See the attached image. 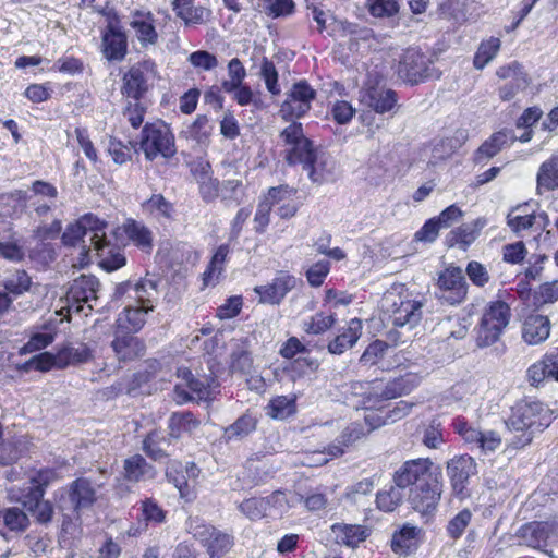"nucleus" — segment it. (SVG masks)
<instances>
[{"label":"nucleus","instance_id":"f257e3e1","mask_svg":"<svg viewBox=\"0 0 558 558\" xmlns=\"http://www.w3.org/2000/svg\"><path fill=\"white\" fill-rule=\"evenodd\" d=\"M554 418V411L539 401L531 399L518 401L505 421L508 430L514 434L508 440L509 446L520 449L530 445L535 435L547 428Z\"/></svg>","mask_w":558,"mask_h":558},{"label":"nucleus","instance_id":"f03ea898","mask_svg":"<svg viewBox=\"0 0 558 558\" xmlns=\"http://www.w3.org/2000/svg\"><path fill=\"white\" fill-rule=\"evenodd\" d=\"M386 313L392 328L387 331V340L392 345L405 343L410 332L420 324L423 317L424 298H412L410 294H388Z\"/></svg>","mask_w":558,"mask_h":558},{"label":"nucleus","instance_id":"7ed1b4c3","mask_svg":"<svg viewBox=\"0 0 558 558\" xmlns=\"http://www.w3.org/2000/svg\"><path fill=\"white\" fill-rule=\"evenodd\" d=\"M96 494V485L87 477H78L57 493V507L63 517L62 530L64 532H69L73 520L80 521L83 510L95 504Z\"/></svg>","mask_w":558,"mask_h":558},{"label":"nucleus","instance_id":"20e7f679","mask_svg":"<svg viewBox=\"0 0 558 558\" xmlns=\"http://www.w3.org/2000/svg\"><path fill=\"white\" fill-rule=\"evenodd\" d=\"M286 149V161L290 166L302 165L312 182H319L320 177L315 170L317 150L312 140L305 136L301 122L292 121L279 134Z\"/></svg>","mask_w":558,"mask_h":558},{"label":"nucleus","instance_id":"39448f33","mask_svg":"<svg viewBox=\"0 0 558 558\" xmlns=\"http://www.w3.org/2000/svg\"><path fill=\"white\" fill-rule=\"evenodd\" d=\"M140 148L147 160L158 156L169 159L177 153L174 135L163 121L146 123L141 132Z\"/></svg>","mask_w":558,"mask_h":558},{"label":"nucleus","instance_id":"423d86ee","mask_svg":"<svg viewBox=\"0 0 558 558\" xmlns=\"http://www.w3.org/2000/svg\"><path fill=\"white\" fill-rule=\"evenodd\" d=\"M510 317L511 311L505 301L490 302L477 326L476 345L486 348L498 342Z\"/></svg>","mask_w":558,"mask_h":558},{"label":"nucleus","instance_id":"0eeeda50","mask_svg":"<svg viewBox=\"0 0 558 558\" xmlns=\"http://www.w3.org/2000/svg\"><path fill=\"white\" fill-rule=\"evenodd\" d=\"M442 490V470L437 465L430 476L411 488L409 495L410 505L415 511L424 515L434 514L437 511Z\"/></svg>","mask_w":558,"mask_h":558},{"label":"nucleus","instance_id":"6e6552de","mask_svg":"<svg viewBox=\"0 0 558 558\" xmlns=\"http://www.w3.org/2000/svg\"><path fill=\"white\" fill-rule=\"evenodd\" d=\"M397 73L411 85L420 84L432 77H439L433 68L432 59L417 48H408L400 57Z\"/></svg>","mask_w":558,"mask_h":558},{"label":"nucleus","instance_id":"1a4fd4ad","mask_svg":"<svg viewBox=\"0 0 558 558\" xmlns=\"http://www.w3.org/2000/svg\"><path fill=\"white\" fill-rule=\"evenodd\" d=\"M316 96V90L306 80L295 82L287 93L286 100L281 104L279 110L281 118L286 122L303 118L311 110Z\"/></svg>","mask_w":558,"mask_h":558},{"label":"nucleus","instance_id":"9d476101","mask_svg":"<svg viewBox=\"0 0 558 558\" xmlns=\"http://www.w3.org/2000/svg\"><path fill=\"white\" fill-rule=\"evenodd\" d=\"M468 282L460 267L449 266L438 274L435 296L440 302L457 305L465 300Z\"/></svg>","mask_w":558,"mask_h":558},{"label":"nucleus","instance_id":"9b49d317","mask_svg":"<svg viewBox=\"0 0 558 558\" xmlns=\"http://www.w3.org/2000/svg\"><path fill=\"white\" fill-rule=\"evenodd\" d=\"M179 377L182 378L184 384H177L174 386V395L179 403L189 402L192 400H207L215 388L219 386L217 378L210 375L195 377L187 368L179 369Z\"/></svg>","mask_w":558,"mask_h":558},{"label":"nucleus","instance_id":"f8f14e48","mask_svg":"<svg viewBox=\"0 0 558 558\" xmlns=\"http://www.w3.org/2000/svg\"><path fill=\"white\" fill-rule=\"evenodd\" d=\"M446 470L453 496L460 499L468 497L470 481L477 474L474 458L469 454L454 456L447 462Z\"/></svg>","mask_w":558,"mask_h":558},{"label":"nucleus","instance_id":"ddd939ff","mask_svg":"<svg viewBox=\"0 0 558 558\" xmlns=\"http://www.w3.org/2000/svg\"><path fill=\"white\" fill-rule=\"evenodd\" d=\"M101 52L108 61H122L128 53V35L116 13L101 31Z\"/></svg>","mask_w":558,"mask_h":558},{"label":"nucleus","instance_id":"4468645a","mask_svg":"<svg viewBox=\"0 0 558 558\" xmlns=\"http://www.w3.org/2000/svg\"><path fill=\"white\" fill-rule=\"evenodd\" d=\"M436 466L429 458L407 460L393 472V484L403 489L417 485L430 476Z\"/></svg>","mask_w":558,"mask_h":558},{"label":"nucleus","instance_id":"2eb2a0df","mask_svg":"<svg viewBox=\"0 0 558 558\" xmlns=\"http://www.w3.org/2000/svg\"><path fill=\"white\" fill-rule=\"evenodd\" d=\"M497 76L505 81L498 88V96L502 101L512 100L518 93L524 90L530 81L523 65L518 61H512L509 64L500 66Z\"/></svg>","mask_w":558,"mask_h":558},{"label":"nucleus","instance_id":"dca6fc26","mask_svg":"<svg viewBox=\"0 0 558 558\" xmlns=\"http://www.w3.org/2000/svg\"><path fill=\"white\" fill-rule=\"evenodd\" d=\"M99 280L94 275H81L74 279L66 291V302L71 310L83 311V304L97 300Z\"/></svg>","mask_w":558,"mask_h":558},{"label":"nucleus","instance_id":"f3484780","mask_svg":"<svg viewBox=\"0 0 558 558\" xmlns=\"http://www.w3.org/2000/svg\"><path fill=\"white\" fill-rule=\"evenodd\" d=\"M295 284L294 276L279 271L270 283L255 287L254 292L259 296V302L275 305L279 304Z\"/></svg>","mask_w":558,"mask_h":558},{"label":"nucleus","instance_id":"a211bd4d","mask_svg":"<svg viewBox=\"0 0 558 558\" xmlns=\"http://www.w3.org/2000/svg\"><path fill=\"white\" fill-rule=\"evenodd\" d=\"M111 348L120 362L133 361L145 354V343L134 332L117 328Z\"/></svg>","mask_w":558,"mask_h":558},{"label":"nucleus","instance_id":"6ab92c4d","mask_svg":"<svg viewBox=\"0 0 558 558\" xmlns=\"http://www.w3.org/2000/svg\"><path fill=\"white\" fill-rule=\"evenodd\" d=\"M153 62L144 61L130 68L123 76L122 94L129 98L140 101L148 90L147 73Z\"/></svg>","mask_w":558,"mask_h":558},{"label":"nucleus","instance_id":"aec40b11","mask_svg":"<svg viewBox=\"0 0 558 558\" xmlns=\"http://www.w3.org/2000/svg\"><path fill=\"white\" fill-rule=\"evenodd\" d=\"M130 26L135 31L136 37L142 47L156 45L158 33L155 26V16L148 10H133L130 13Z\"/></svg>","mask_w":558,"mask_h":558},{"label":"nucleus","instance_id":"412c9836","mask_svg":"<svg viewBox=\"0 0 558 558\" xmlns=\"http://www.w3.org/2000/svg\"><path fill=\"white\" fill-rule=\"evenodd\" d=\"M531 386L538 387L547 379L558 381V349L547 352L542 360L533 363L526 371Z\"/></svg>","mask_w":558,"mask_h":558},{"label":"nucleus","instance_id":"4be33fe9","mask_svg":"<svg viewBox=\"0 0 558 558\" xmlns=\"http://www.w3.org/2000/svg\"><path fill=\"white\" fill-rule=\"evenodd\" d=\"M517 141L514 132L509 129H502L495 132L487 138L474 153L473 160L475 163H486L495 157L502 148L509 146Z\"/></svg>","mask_w":558,"mask_h":558},{"label":"nucleus","instance_id":"5701e85b","mask_svg":"<svg viewBox=\"0 0 558 558\" xmlns=\"http://www.w3.org/2000/svg\"><path fill=\"white\" fill-rule=\"evenodd\" d=\"M194 1L195 0L172 1L173 12L175 16L183 22L185 27L203 25L210 20L211 10L203 5H195Z\"/></svg>","mask_w":558,"mask_h":558},{"label":"nucleus","instance_id":"b1692460","mask_svg":"<svg viewBox=\"0 0 558 558\" xmlns=\"http://www.w3.org/2000/svg\"><path fill=\"white\" fill-rule=\"evenodd\" d=\"M362 102L377 113L391 111L398 101V95L390 88L369 86L362 94Z\"/></svg>","mask_w":558,"mask_h":558},{"label":"nucleus","instance_id":"393cba45","mask_svg":"<svg viewBox=\"0 0 558 558\" xmlns=\"http://www.w3.org/2000/svg\"><path fill=\"white\" fill-rule=\"evenodd\" d=\"M521 332L522 339L527 344L543 343L550 335V320L545 315L530 314L523 320Z\"/></svg>","mask_w":558,"mask_h":558},{"label":"nucleus","instance_id":"a878e982","mask_svg":"<svg viewBox=\"0 0 558 558\" xmlns=\"http://www.w3.org/2000/svg\"><path fill=\"white\" fill-rule=\"evenodd\" d=\"M362 335V322L359 318L351 319L339 333L329 341L327 350L330 354L340 355L352 349Z\"/></svg>","mask_w":558,"mask_h":558},{"label":"nucleus","instance_id":"bb28decb","mask_svg":"<svg viewBox=\"0 0 558 558\" xmlns=\"http://www.w3.org/2000/svg\"><path fill=\"white\" fill-rule=\"evenodd\" d=\"M167 434L159 429L149 432L142 441V450L155 462H165L169 459L168 448L174 442L167 439Z\"/></svg>","mask_w":558,"mask_h":558},{"label":"nucleus","instance_id":"cd10ccee","mask_svg":"<svg viewBox=\"0 0 558 558\" xmlns=\"http://www.w3.org/2000/svg\"><path fill=\"white\" fill-rule=\"evenodd\" d=\"M92 250L95 251L98 256L99 266L108 272L118 270L126 263V257L122 253L121 247L112 244L107 239L96 244Z\"/></svg>","mask_w":558,"mask_h":558},{"label":"nucleus","instance_id":"c85d7f7f","mask_svg":"<svg viewBox=\"0 0 558 558\" xmlns=\"http://www.w3.org/2000/svg\"><path fill=\"white\" fill-rule=\"evenodd\" d=\"M123 470L125 480L132 483L153 480L157 474L155 466L138 453L124 460Z\"/></svg>","mask_w":558,"mask_h":558},{"label":"nucleus","instance_id":"c756f323","mask_svg":"<svg viewBox=\"0 0 558 558\" xmlns=\"http://www.w3.org/2000/svg\"><path fill=\"white\" fill-rule=\"evenodd\" d=\"M330 529L335 542L348 547L357 546L368 536V529L360 524L335 523Z\"/></svg>","mask_w":558,"mask_h":558},{"label":"nucleus","instance_id":"7c9ffc66","mask_svg":"<svg viewBox=\"0 0 558 558\" xmlns=\"http://www.w3.org/2000/svg\"><path fill=\"white\" fill-rule=\"evenodd\" d=\"M199 425V420H197L193 413L174 412L168 420L167 439L175 444L184 434H192Z\"/></svg>","mask_w":558,"mask_h":558},{"label":"nucleus","instance_id":"2f4dec72","mask_svg":"<svg viewBox=\"0 0 558 558\" xmlns=\"http://www.w3.org/2000/svg\"><path fill=\"white\" fill-rule=\"evenodd\" d=\"M126 238L142 252L150 253L154 246L153 232L143 222L126 219L122 226Z\"/></svg>","mask_w":558,"mask_h":558},{"label":"nucleus","instance_id":"473e14b6","mask_svg":"<svg viewBox=\"0 0 558 558\" xmlns=\"http://www.w3.org/2000/svg\"><path fill=\"white\" fill-rule=\"evenodd\" d=\"M153 311V306L143 307L129 303L119 314L117 319V328H123L131 332H138L146 323V314Z\"/></svg>","mask_w":558,"mask_h":558},{"label":"nucleus","instance_id":"72a5a7b5","mask_svg":"<svg viewBox=\"0 0 558 558\" xmlns=\"http://www.w3.org/2000/svg\"><path fill=\"white\" fill-rule=\"evenodd\" d=\"M257 418L250 412L239 416L232 424L223 428L225 442L241 441L256 430Z\"/></svg>","mask_w":558,"mask_h":558},{"label":"nucleus","instance_id":"f704fd0d","mask_svg":"<svg viewBox=\"0 0 558 558\" xmlns=\"http://www.w3.org/2000/svg\"><path fill=\"white\" fill-rule=\"evenodd\" d=\"M420 384V377L414 373H407L389 380L381 389L380 398L390 400L410 393Z\"/></svg>","mask_w":558,"mask_h":558},{"label":"nucleus","instance_id":"c9c22d12","mask_svg":"<svg viewBox=\"0 0 558 558\" xmlns=\"http://www.w3.org/2000/svg\"><path fill=\"white\" fill-rule=\"evenodd\" d=\"M484 226L485 220L482 219H476L474 222L469 225H462L447 234L446 243L449 247L461 245V247L465 250L475 241Z\"/></svg>","mask_w":558,"mask_h":558},{"label":"nucleus","instance_id":"e433bc0d","mask_svg":"<svg viewBox=\"0 0 558 558\" xmlns=\"http://www.w3.org/2000/svg\"><path fill=\"white\" fill-rule=\"evenodd\" d=\"M558 189V155L545 160L538 168L536 190L538 194Z\"/></svg>","mask_w":558,"mask_h":558},{"label":"nucleus","instance_id":"4c0bfd02","mask_svg":"<svg viewBox=\"0 0 558 558\" xmlns=\"http://www.w3.org/2000/svg\"><path fill=\"white\" fill-rule=\"evenodd\" d=\"M166 477L169 483L175 486L182 499L187 502L195 499L196 495L193 486L186 480L183 463L179 461L170 462L166 469Z\"/></svg>","mask_w":558,"mask_h":558},{"label":"nucleus","instance_id":"58836bf2","mask_svg":"<svg viewBox=\"0 0 558 558\" xmlns=\"http://www.w3.org/2000/svg\"><path fill=\"white\" fill-rule=\"evenodd\" d=\"M57 359L58 368L83 364L93 359V350L85 343H80L77 347L69 344L57 352Z\"/></svg>","mask_w":558,"mask_h":558},{"label":"nucleus","instance_id":"ea45409f","mask_svg":"<svg viewBox=\"0 0 558 558\" xmlns=\"http://www.w3.org/2000/svg\"><path fill=\"white\" fill-rule=\"evenodd\" d=\"M230 368L233 373L250 374L253 368V357L246 339L233 340Z\"/></svg>","mask_w":558,"mask_h":558},{"label":"nucleus","instance_id":"a19ab883","mask_svg":"<svg viewBox=\"0 0 558 558\" xmlns=\"http://www.w3.org/2000/svg\"><path fill=\"white\" fill-rule=\"evenodd\" d=\"M29 441L25 436L3 441L0 445V464L10 465L19 461L29 450Z\"/></svg>","mask_w":558,"mask_h":558},{"label":"nucleus","instance_id":"79ce46f5","mask_svg":"<svg viewBox=\"0 0 558 558\" xmlns=\"http://www.w3.org/2000/svg\"><path fill=\"white\" fill-rule=\"evenodd\" d=\"M420 529L409 523L393 533L391 549L399 555H408L416 547V537Z\"/></svg>","mask_w":558,"mask_h":558},{"label":"nucleus","instance_id":"37998d69","mask_svg":"<svg viewBox=\"0 0 558 558\" xmlns=\"http://www.w3.org/2000/svg\"><path fill=\"white\" fill-rule=\"evenodd\" d=\"M529 209V203H524L513 207L507 215V225L513 232L519 233L527 230L536 223V215Z\"/></svg>","mask_w":558,"mask_h":558},{"label":"nucleus","instance_id":"c03bdc74","mask_svg":"<svg viewBox=\"0 0 558 558\" xmlns=\"http://www.w3.org/2000/svg\"><path fill=\"white\" fill-rule=\"evenodd\" d=\"M77 221L85 231L86 236L89 235L88 251H92V247L107 239L105 232L107 222L94 214H85Z\"/></svg>","mask_w":558,"mask_h":558},{"label":"nucleus","instance_id":"a18cd8bd","mask_svg":"<svg viewBox=\"0 0 558 558\" xmlns=\"http://www.w3.org/2000/svg\"><path fill=\"white\" fill-rule=\"evenodd\" d=\"M29 525L27 514L17 507H10L0 513V532L4 534L3 530L13 533L24 532Z\"/></svg>","mask_w":558,"mask_h":558},{"label":"nucleus","instance_id":"49530a36","mask_svg":"<svg viewBox=\"0 0 558 558\" xmlns=\"http://www.w3.org/2000/svg\"><path fill=\"white\" fill-rule=\"evenodd\" d=\"M159 280L144 278L134 283L133 301L143 307L151 305L158 300L159 296Z\"/></svg>","mask_w":558,"mask_h":558},{"label":"nucleus","instance_id":"de8ad7c7","mask_svg":"<svg viewBox=\"0 0 558 558\" xmlns=\"http://www.w3.org/2000/svg\"><path fill=\"white\" fill-rule=\"evenodd\" d=\"M211 129L208 117L198 114L192 123L185 125L180 134L186 140H193L198 144H206L211 134Z\"/></svg>","mask_w":558,"mask_h":558},{"label":"nucleus","instance_id":"09e8293b","mask_svg":"<svg viewBox=\"0 0 558 558\" xmlns=\"http://www.w3.org/2000/svg\"><path fill=\"white\" fill-rule=\"evenodd\" d=\"M267 415L275 420H286L296 412L295 397L277 396L266 407Z\"/></svg>","mask_w":558,"mask_h":558},{"label":"nucleus","instance_id":"8fccbe9b","mask_svg":"<svg viewBox=\"0 0 558 558\" xmlns=\"http://www.w3.org/2000/svg\"><path fill=\"white\" fill-rule=\"evenodd\" d=\"M263 498L265 504L266 518H281L291 508L287 493L283 490H275L270 495Z\"/></svg>","mask_w":558,"mask_h":558},{"label":"nucleus","instance_id":"3c124183","mask_svg":"<svg viewBox=\"0 0 558 558\" xmlns=\"http://www.w3.org/2000/svg\"><path fill=\"white\" fill-rule=\"evenodd\" d=\"M233 546V536L229 533L215 529L210 541L206 544V550L210 558H221Z\"/></svg>","mask_w":558,"mask_h":558},{"label":"nucleus","instance_id":"603ef678","mask_svg":"<svg viewBox=\"0 0 558 558\" xmlns=\"http://www.w3.org/2000/svg\"><path fill=\"white\" fill-rule=\"evenodd\" d=\"M472 0H444L439 4V14L444 19L452 20L456 23L466 21L468 7Z\"/></svg>","mask_w":558,"mask_h":558},{"label":"nucleus","instance_id":"864d4df0","mask_svg":"<svg viewBox=\"0 0 558 558\" xmlns=\"http://www.w3.org/2000/svg\"><path fill=\"white\" fill-rule=\"evenodd\" d=\"M403 488L393 485L389 489L378 492L376 495L377 507L385 512L395 511L403 500Z\"/></svg>","mask_w":558,"mask_h":558},{"label":"nucleus","instance_id":"5fc2aeb1","mask_svg":"<svg viewBox=\"0 0 558 558\" xmlns=\"http://www.w3.org/2000/svg\"><path fill=\"white\" fill-rule=\"evenodd\" d=\"M500 49V39L490 37L488 40L482 41L473 60L476 69H484L498 53Z\"/></svg>","mask_w":558,"mask_h":558},{"label":"nucleus","instance_id":"6e6d98bb","mask_svg":"<svg viewBox=\"0 0 558 558\" xmlns=\"http://www.w3.org/2000/svg\"><path fill=\"white\" fill-rule=\"evenodd\" d=\"M232 99L241 107L252 106L255 110H263L266 107L260 92L255 93L246 83L240 85Z\"/></svg>","mask_w":558,"mask_h":558},{"label":"nucleus","instance_id":"4d7b16f0","mask_svg":"<svg viewBox=\"0 0 558 558\" xmlns=\"http://www.w3.org/2000/svg\"><path fill=\"white\" fill-rule=\"evenodd\" d=\"M230 253L229 244H221L217 247L214 253L207 269L204 272V281L209 283L214 277L218 278L223 271V265L227 260V257Z\"/></svg>","mask_w":558,"mask_h":558},{"label":"nucleus","instance_id":"13d9d810","mask_svg":"<svg viewBox=\"0 0 558 558\" xmlns=\"http://www.w3.org/2000/svg\"><path fill=\"white\" fill-rule=\"evenodd\" d=\"M472 517L473 513L471 510L464 508L451 518L446 526V532L449 538L454 542L458 541L471 523Z\"/></svg>","mask_w":558,"mask_h":558},{"label":"nucleus","instance_id":"bf43d9fd","mask_svg":"<svg viewBox=\"0 0 558 558\" xmlns=\"http://www.w3.org/2000/svg\"><path fill=\"white\" fill-rule=\"evenodd\" d=\"M336 323V315L316 313L308 320L303 322V330L310 335H322L329 330Z\"/></svg>","mask_w":558,"mask_h":558},{"label":"nucleus","instance_id":"052dcab7","mask_svg":"<svg viewBox=\"0 0 558 558\" xmlns=\"http://www.w3.org/2000/svg\"><path fill=\"white\" fill-rule=\"evenodd\" d=\"M331 490L328 487H317L308 493L304 498V505L310 511H320L325 509H333L328 495Z\"/></svg>","mask_w":558,"mask_h":558},{"label":"nucleus","instance_id":"680f3d73","mask_svg":"<svg viewBox=\"0 0 558 558\" xmlns=\"http://www.w3.org/2000/svg\"><path fill=\"white\" fill-rule=\"evenodd\" d=\"M415 405L413 402H409L405 400H400L393 404H388L381 413L384 414L380 417V424H392L403 417H405L412 411V408Z\"/></svg>","mask_w":558,"mask_h":558},{"label":"nucleus","instance_id":"e2e57ef3","mask_svg":"<svg viewBox=\"0 0 558 558\" xmlns=\"http://www.w3.org/2000/svg\"><path fill=\"white\" fill-rule=\"evenodd\" d=\"M374 489V481L372 478H363L345 488L343 498L351 505H357L361 500L368 496Z\"/></svg>","mask_w":558,"mask_h":558},{"label":"nucleus","instance_id":"0e129e2a","mask_svg":"<svg viewBox=\"0 0 558 558\" xmlns=\"http://www.w3.org/2000/svg\"><path fill=\"white\" fill-rule=\"evenodd\" d=\"M260 76L265 82L266 89L274 96L281 93L280 85L278 83L279 74L271 60L267 57H263L260 64Z\"/></svg>","mask_w":558,"mask_h":558},{"label":"nucleus","instance_id":"69168bd1","mask_svg":"<svg viewBox=\"0 0 558 558\" xmlns=\"http://www.w3.org/2000/svg\"><path fill=\"white\" fill-rule=\"evenodd\" d=\"M215 526L207 524L203 519L190 518L186 522V530L197 539L204 547L210 541Z\"/></svg>","mask_w":558,"mask_h":558},{"label":"nucleus","instance_id":"338daca9","mask_svg":"<svg viewBox=\"0 0 558 558\" xmlns=\"http://www.w3.org/2000/svg\"><path fill=\"white\" fill-rule=\"evenodd\" d=\"M31 286L32 279L25 270H16L3 282L5 291L13 295L23 294L24 292L29 290Z\"/></svg>","mask_w":558,"mask_h":558},{"label":"nucleus","instance_id":"774afa93","mask_svg":"<svg viewBox=\"0 0 558 558\" xmlns=\"http://www.w3.org/2000/svg\"><path fill=\"white\" fill-rule=\"evenodd\" d=\"M442 425L438 418H432L423 429L422 442L429 449H437L445 441Z\"/></svg>","mask_w":558,"mask_h":558}]
</instances>
